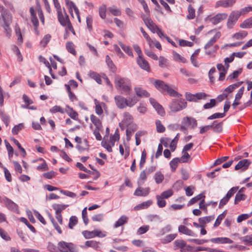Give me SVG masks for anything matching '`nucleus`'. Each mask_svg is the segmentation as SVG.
Returning <instances> with one entry per match:
<instances>
[{
    "label": "nucleus",
    "instance_id": "1",
    "mask_svg": "<svg viewBox=\"0 0 252 252\" xmlns=\"http://www.w3.org/2000/svg\"><path fill=\"white\" fill-rule=\"evenodd\" d=\"M114 83L116 88L121 92V94L125 95L129 94L131 90V86L130 80L129 79L116 75L115 77Z\"/></svg>",
    "mask_w": 252,
    "mask_h": 252
},
{
    "label": "nucleus",
    "instance_id": "2",
    "mask_svg": "<svg viewBox=\"0 0 252 252\" xmlns=\"http://www.w3.org/2000/svg\"><path fill=\"white\" fill-rule=\"evenodd\" d=\"M58 250L59 252H78V249L74 244L63 241L58 243Z\"/></svg>",
    "mask_w": 252,
    "mask_h": 252
},
{
    "label": "nucleus",
    "instance_id": "3",
    "mask_svg": "<svg viewBox=\"0 0 252 252\" xmlns=\"http://www.w3.org/2000/svg\"><path fill=\"white\" fill-rule=\"evenodd\" d=\"M1 16L4 23L3 28L5 30L7 36H9L11 32V30L9 26L12 21V15L10 12L8 11L7 12L1 14Z\"/></svg>",
    "mask_w": 252,
    "mask_h": 252
},
{
    "label": "nucleus",
    "instance_id": "4",
    "mask_svg": "<svg viewBox=\"0 0 252 252\" xmlns=\"http://www.w3.org/2000/svg\"><path fill=\"white\" fill-rule=\"evenodd\" d=\"M187 104V102L184 99H173L170 104V109L171 111L176 112L185 108Z\"/></svg>",
    "mask_w": 252,
    "mask_h": 252
},
{
    "label": "nucleus",
    "instance_id": "5",
    "mask_svg": "<svg viewBox=\"0 0 252 252\" xmlns=\"http://www.w3.org/2000/svg\"><path fill=\"white\" fill-rule=\"evenodd\" d=\"M241 15V13L239 11H232L229 15L226 23L227 28L229 29H232Z\"/></svg>",
    "mask_w": 252,
    "mask_h": 252
},
{
    "label": "nucleus",
    "instance_id": "6",
    "mask_svg": "<svg viewBox=\"0 0 252 252\" xmlns=\"http://www.w3.org/2000/svg\"><path fill=\"white\" fill-rule=\"evenodd\" d=\"M142 19L147 28L153 33H155L158 29V27L152 21L150 17L145 15L142 16Z\"/></svg>",
    "mask_w": 252,
    "mask_h": 252
},
{
    "label": "nucleus",
    "instance_id": "7",
    "mask_svg": "<svg viewBox=\"0 0 252 252\" xmlns=\"http://www.w3.org/2000/svg\"><path fill=\"white\" fill-rule=\"evenodd\" d=\"M82 234L86 239H91L96 236L103 237L105 235H101V232L98 230H94L92 231L85 230L82 232Z\"/></svg>",
    "mask_w": 252,
    "mask_h": 252
},
{
    "label": "nucleus",
    "instance_id": "8",
    "mask_svg": "<svg viewBox=\"0 0 252 252\" xmlns=\"http://www.w3.org/2000/svg\"><path fill=\"white\" fill-rule=\"evenodd\" d=\"M64 15H63L62 11H59L58 13V19L61 24L63 27H65L70 23L69 17L65 10L64 9Z\"/></svg>",
    "mask_w": 252,
    "mask_h": 252
},
{
    "label": "nucleus",
    "instance_id": "9",
    "mask_svg": "<svg viewBox=\"0 0 252 252\" xmlns=\"http://www.w3.org/2000/svg\"><path fill=\"white\" fill-rule=\"evenodd\" d=\"M227 16V14L225 13H218L215 16L210 18L209 20L213 25H216L225 20Z\"/></svg>",
    "mask_w": 252,
    "mask_h": 252
},
{
    "label": "nucleus",
    "instance_id": "10",
    "mask_svg": "<svg viewBox=\"0 0 252 252\" xmlns=\"http://www.w3.org/2000/svg\"><path fill=\"white\" fill-rule=\"evenodd\" d=\"M117 107L120 109H124L127 105V99L121 95H116L114 97Z\"/></svg>",
    "mask_w": 252,
    "mask_h": 252
},
{
    "label": "nucleus",
    "instance_id": "11",
    "mask_svg": "<svg viewBox=\"0 0 252 252\" xmlns=\"http://www.w3.org/2000/svg\"><path fill=\"white\" fill-rule=\"evenodd\" d=\"M235 3V0H220L216 2L215 8L222 7L227 8L232 7Z\"/></svg>",
    "mask_w": 252,
    "mask_h": 252
},
{
    "label": "nucleus",
    "instance_id": "12",
    "mask_svg": "<svg viewBox=\"0 0 252 252\" xmlns=\"http://www.w3.org/2000/svg\"><path fill=\"white\" fill-rule=\"evenodd\" d=\"M2 202L9 210L14 212L18 211V205L7 197H4L3 198Z\"/></svg>",
    "mask_w": 252,
    "mask_h": 252
},
{
    "label": "nucleus",
    "instance_id": "13",
    "mask_svg": "<svg viewBox=\"0 0 252 252\" xmlns=\"http://www.w3.org/2000/svg\"><path fill=\"white\" fill-rule=\"evenodd\" d=\"M153 84L155 87L161 93L164 94L166 92V89L168 88V85L165 84L163 81L160 80H155Z\"/></svg>",
    "mask_w": 252,
    "mask_h": 252
},
{
    "label": "nucleus",
    "instance_id": "14",
    "mask_svg": "<svg viewBox=\"0 0 252 252\" xmlns=\"http://www.w3.org/2000/svg\"><path fill=\"white\" fill-rule=\"evenodd\" d=\"M30 12L31 15V22L34 26V30L36 31L39 26V22L36 16V12L33 7H30Z\"/></svg>",
    "mask_w": 252,
    "mask_h": 252
},
{
    "label": "nucleus",
    "instance_id": "15",
    "mask_svg": "<svg viewBox=\"0 0 252 252\" xmlns=\"http://www.w3.org/2000/svg\"><path fill=\"white\" fill-rule=\"evenodd\" d=\"M182 124H185L188 126H191L192 128L196 127L197 125V121L193 118L185 117L183 119Z\"/></svg>",
    "mask_w": 252,
    "mask_h": 252
},
{
    "label": "nucleus",
    "instance_id": "16",
    "mask_svg": "<svg viewBox=\"0 0 252 252\" xmlns=\"http://www.w3.org/2000/svg\"><path fill=\"white\" fill-rule=\"evenodd\" d=\"M151 104L156 109L158 113L161 116H163L165 114V112L163 107L160 105L156 100L152 98L149 99Z\"/></svg>",
    "mask_w": 252,
    "mask_h": 252
},
{
    "label": "nucleus",
    "instance_id": "17",
    "mask_svg": "<svg viewBox=\"0 0 252 252\" xmlns=\"http://www.w3.org/2000/svg\"><path fill=\"white\" fill-rule=\"evenodd\" d=\"M137 63L142 69L147 71H150V67L148 62L146 61L142 57L140 58H137Z\"/></svg>",
    "mask_w": 252,
    "mask_h": 252
},
{
    "label": "nucleus",
    "instance_id": "18",
    "mask_svg": "<svg viewBox=\"0 0 252 252\" xmlns=\"http://www.w3.org/2000/svg\"><path fill=\"white\" fill-rule=\"evenodd\" d=\"M251 163V162L247 159H242L238 162L237 164L235 166V169L236 170L240 169H243V170H246Z\"/></svg>",
    "mask_w": 252,
    "mask_h": 252
},
{
    "label": "nucleus",
    "instance_id": "19",
    "mask_svg": "<svg viewBox=\"0 0 252 252\" xmlns=\"http://www.w3.org/2000/svg\"><path fill=\"white\" fill-rule=\"evenodd\" d=\"M149 188H142L139 187L135 190L134 195L137 196H146L149 194Z\"/></svg>",
    "mask_w": 252,
    "mask_h": 252
},
{
    "label": "nucleus",
    "instance_id": "20",
    "mask_svg": "<svg viewBox=\"0 0 252 252\" xmlns=\"http://www.w3.org/2000/svg\"><path fill=\"white\" fill-rule=\"evenodd\" d=\"M178 231L180 233L184 234L190 236H196V235L191 230L189 229L187 226L181 225L178 227Z\"/></svg>",
    "mask_w": 252,
    "mask_h": 252
},
{
    "label": "nucleus",
    "instance_id": "21",
    "mask_svg": "<svg viewBox=\"0 0 252 252\" xmlns=\"http://www.w3.org/2000/svg\"><path fill=\"white\" fill-rule=\"evenodd\" d=\"M210 241L212 243L220 244H231L233 242L232 240L227 237H218L212 238Z\"/></svg>",
    "mask_w": 252,
    "mask_h": 252
},
{
    "label": "nucleus",
    "instance_id": "22",
    "mask_svg": "<svg viewBox=\"0 0 252 252\" xmlns=\"http://www.w3.org/2000/svg\"><path fill=\"white\" fill-rule=\"evenodd\" d=\"M220 32H217L215 35L205 44L204 46V49H207L209 48L217 41L218 39L220 38Z\"/></svg>",
    "mask_w": 252,
    "mask_h": 252
},
{
    "label": "nucleus",
    "instance_id": "23",
    "mask_svg": "<svg viewBox=\"0 0 252 252\" xmlns=\"http://www.w3.org/2000/svg\"><path fill=\"white\" fill-rule=\"evenodd\" d=\"M128 218L125 215L122 216L115 223L114 227L117 228L121 226H122L124 224L126 223L128 221Z\"/></svg>",
    "mask_w": 252,
    "mask_h": 252
},
{
    "label": "nucleus",
    "instance_id": "24",
    "mask_svg": "<svg viewBox=\"0 0 252 252\" xmlns=\"http://www.w3.org/2000/svg\"><path fill=\"white\" fill-rule=\"evenodd\" d=\"M105 62L111 71L112 72H115L116 71L117 68L109 55L106 56Z\"/></svg>",
    "mask_w": 252,
    "mask_h": 252
},
{
    "label": "nucleus",
    "instance_id": "25",
    "mask_svg": "<svg viewBox=\"0 0 252 252\" xmlns=\"http://www.w3.org/2000/svg\"><path fill=\"white\" fill-rule=\"evenodd\" d=\"M133 118L128 112L124 113V119L122 123L126 126H128L132 122Z\"/></svg>",
    "mask_w": 252,
    "mask_h": 252
},
{
    "label": "nucleus",
    "instance_id": "26",
    "mask_svg": "<svg viewBox=\"0 0 252 252\" xmlns=\"http://www.w3.org/2000/svg\"><path fill=\"white\" fill-rule=\"evenodd\" d=\"M86 247H91L95 250H97L99 248L100 243L94 240L87 241L85 242Z\"/></svg>",
    "mask_w": 252,
    "mask_h": 252
},
{
    "label": "nucleus",
    "instance_id": "27",
    "mask_svg": "<svg viewBox=\"0 0 252 252\" xmlns=\"http://www.w3.org/2000/svg\"><path fill=\"white\" fill-rule=\"evenodd\" d=\"M240 27L243 29L252 28V17L246 19L240 25Z\"/></svg>",
    "mask_w": 252,
    "mask_h": 252
},
{
    "label": "nucleus",
    "instance_id": "28",
    "mask_svg": "<svg viewBox=\"0 0 252 252\" xmlns=\"http://www.w3.org/2000/svg\"><path fill=\"white\" fill-rule=\"evenodd\" d=\"M153 202L151 200H148L138 204L134 207L135 210L144 209L147 208L152 205Z\"/></svg>",
    "mask_w": 252,
    "mask_h": 252
},
{
    "label": "nucleus",
    "instance_id": "29",
    "mask_svg": "<svg viewBox=\"0 0 252 252\" xmlns=\"http://www.w3.org/2000/svg\"><path fill=\"white\" fill-rule=\"evenodd\" d=\"M135 90L137 95L140 97H148L150 96V94L148 92L141 88H135Z\"/></svg>",
    "mask_w": 252,
    "mask_h": 252
},
{
    "label": "nucleus",
    "instance_id": "30",
    "mask_svg": "<svg viewBox=\"0 0 252 252\" xmlns=\"http://www.w3.org/2000/svg\"><path fill=\"white\" fill-rule=\"evenodd\" d=\"M215 219V216H209L204 217L200 218L198 219V221L200 223L202 224V225H203L209 223V222Z\"/></svg>",
    "mask_w": 252,
    "mask_h": 252
},
{
    "label": "nucleus",
    "instance_id": "31",
    "mask_svg": "<svg viewBox=\"0 0 252 252\" xmlns=\"http://www.w3.org/2000/svg\"><path fill=\"white\" fill-rule=\"evenodd\" d=\"M65 46L66 49L68 52L74 56L76 55V52L74 48V45L73 42L71 41L67 42Z\"/></svg>",
    "mask_w": 252,
    "mask_h": 252
},
{
    "label": "nucleus",
    "instance_id": "32",
    "mask_svg": "<svg viewBox=\"0 0 252 252\" xmlns=\"http://www.w3.org/2000/svg\"><path fill=\"white\" fill-rule=\"evenodd\" d=\"M214 128L213 131L216 133H220L222 131L223 123L218 122V121H214Z\"/></svg>",
    "mask_w": 252,
    "mask_h": 252
},
{
    "label": "nucleus",
    "instance_id": "33",
    "mask_svg": "<svg viewBox=\"0 0 252 252\" xmlns=\"http://www.w3.org/2000/svg\"><path fill=\"white\" fill-rule=\"evenodd\" d=\"M120 139V134L119 129H116L114 135L110 138V143L112 145V146H114L115 143L116 141H119Z\"/></svg>",
    "mask_w": 252,
    "mask_h": 252
},
{
    "label": "nucleus",
    "instance_id": "34",
    "mask_svg": "<svg viewBox=\"0 0 252 252\" xmlns=\"http://www.w3.org/2000/svg\"><path fill=\"white\" fill-rule=\"evenodd\" d=\"M68 206V205H62L57 204H55L52 206L53 208L56 211V214H61L62 211L64 210Z\"/></svg>",
    "mask_w": 252,
    "mask_h": 252
},
{
    "label": "nucleus",
    "instance_id": "35",
    "mask_svg": "<svg viewBox=\"0 0 252 252\" xmlns=\"http://www.w3.org/2000/svg\"><path fill=\"white\" fill-rule=\"evenodd\" d=\"M179 162H181L179 158H174L170 161L169 164L172 172H174L176 170Z\"/></svg>",
    "mask_w": 252,
    "mask_h": 252
},
{
    "label": "nucleus",
    "instance_id": "36",
    "mask_svg": "<svg viewBox=\"0 0 252 252\" xmlns=\"http://www.w3.org/2000/svg\"><path fill=\"white\" fill-rule=\"evenodd\" d=\"M66 107L69 109L70 111H66L69 116L73 120H77L78 119V114L77 112L74 111L72 108L67 105Z\"/></svg>",
    "mask_w": 252,
    "mask_h": 252
},
{
    "label": "nucleus",
    "instance_id": "37",
    "mask_svg": "<svg viewBox=\"0 0 252 252\" xmlns=\"http://www.w3.org/2000/svg\"><path fill=\"white\" fill-rule=\"evenodd\" d=\"M158 59L159 66L161 68H166L168 66V61L162 56H160Z\"/></svg>",
    "mask_w": 252,
    "mask_h": 252
},
{
    "label": "nucleus",
    "instance_id": "38",
    "mask_svg": "<svg viewBox=\"0 0 252 252\" xmlns=\"http://www.w3.org/2000/svg\"><path fill=\"white\" fill-rule=\"evenodd\" d=\"M183 155L180 158V160L181 162L182 163H187L190 162L191 160V158L189 154L188 153L185 152L184 153H182Z\"/></svg>",
    "mask_w": 252,
    "mask_h": 252
},
{
    "label": "nucleus",
    "instance_id": "39",
    "mask_svg": "<svg viewBox=\"0 0 252 252\" xmlns=\"http://www.w3.org/2000/svg\"><path fill=\"white\" fill-rule=\"evenodd\" d=\"M90 119L91 122L96 126V128H99V126H101V122L100 120L94 115L92 114L91 115Z\"/></svg>",
    "mask_w": 252,
    "mask_h": 252
},
{
    "label": "nucleus",
    "instance_id": "40",
    "mask_svg": "<svg viewBox=\"0 0 252 252\" xmlns=\"http://www.w3.org/2000/svg\"><path fill=\"white\" fill-rule=\"evenodd\" d=\"M226 213H227V211L225 210L222 213L220 214L218 217L217 220H216V221L214 223V227H218L220 224L221 221L225 218V217L226 215Z\"/></svg>",
    "mask_w": 252,
    "mask_h": 252
},
{
    "label": "nucleus",
    "instance_id": "41",
    "mask_svg": "<svg viewBox=\"0 0 252 252\" xmlns=\"http://www.w3.org/2000/svg\"><path fill=\"white\" fill-rule=\"evenodd\" d=\"M186 242L183 240H176L174 242L175 247V249L176 250L177 249H180V251H181V250L184 248L183 247L186 246Z\"/></svg>",
    "mask_w": 252,
    "mask_h": 252
},
{
    "label": "nucleus",
    "instance_id": "42",
    "mask_svg": "<svg viewBox=\"0 0 252 252\" xmlns=\"http://www.w3.org/2000/svg\"><path fill=\"white\" fill-rule=\"evenodd\" d=\"M119 44L122 49L129 56H133V53L131 49V48L127 46H126L124 43H123L122 42H119Z\"/></svg>",
    "mask_w": 252,
    "mask_h": 252
},
{
    "label": "nucleus",
    "instance_id": "43",
    "mask_svg": "<svg viewBox=\"0 0 252 252\" xmlns=\"http://www.w3.org/2000/svg\"><path fill=\"white\" fill-rule=\"evenodd\" d=\"M156 125L157 128V131L159 133H162L165 131V128L163 125L161 124L160 120H157L156 121Z\"/></svg>",
    "mask_w": 252,
    "mask_h": 252
},
{
    "label": "nucleus",
    "instance_id": "44",
    "mask_svg": "<svg viewBox=\"0 0 252 252\" xmlns=\"http://www.w3.org/2000/svg\"><path fill=\"white\" fill-rule=\"evenodd\" d=\"M166 92L171 96L173 97H179L181 95L179 94L177 92L175 91L174 89L171 88L168 85V88L166 89Z\"/></svg>",
    "mask_w": 252,
    "mask_h": 252
},
{
    "label": "nucleus",
    "instance_id": "45",
    "mask_svg": "<svg viewBox=\"0 0 252 252\" xmlns=\"http://www.w3.org/2000/svg\"><path fill=\"white\" fill-rule=\"evenodd\" d=\"M246 199V195L243 193H240V192H237L235 197L234 204H237L240 201L245 200Z\"/></svg>",
    "mask_w": 252,
    "mask_h": 252
},
{
    "label": "nucleus",
    "instance_id": "46",
    "mask_svg": "<svg viewBox=\"0 0 252 252\" xmlns=\"http://www.w3.org/2000/svg\"><path fill=\"white\" fill-rule=\"evenodd\" d=\"M156 198L157 199V204L160 208H163L166 205V201L164 200V198L161 195H157Z\"/></svg>",
    "mask_w": 252,
    "mask_h": 252
},
{
    "label": "nucleus",
    "instance_id": "47",
    "mask_svg": "<svg viewBox=\"0 0 252 252\" xmlns=\"http://www.w3.org/2000/svg\"><path fill=\"white\" fill-rule=\"evenodd\" d=\"M78 223V219L76 216H71L69 220L68 227L70 229H73L74 226Z\"/></svg>",
    "mask_w": 252,
    "mask_h": 252
},
{
    "label": "nucleus",
    "instance_id": "48",
    "mask_svg": "<svg viewBox=\"0 0 252 252\" xmlns=\"http://www.w3.org/2000/svg\"><path fill=\"white\" fill-rule=\"evenodd\" d=\"M248 35V32L246 31H241L235 33L233 37L236 39H241L246 37Z\"/></svg>",
    "mask_w": 252,
    "mask_h": 252
},
{
    "label": "nucleus",
    "instance_id": "49",
    "mask_svg": "<svg viewBox=\"0 0 252 252\" xmlns=\"http://www.w3.org/2000/svg\"><path fill=\"white\" fill-rule=\"evenodd\" d=\"M242 73V69H240L238 70H235L233 71L232 73L229 74L227 77V80H232L234 79H235L238 77V76Z\"/></svg>",
    "mask_w": 252,
    "mask_h": 252
},
{
    "label": "nucleus",
    "instance_id": "50",
    "mask_svg": "<svg viewBox=\"0 0 252 252\" xmlns=\"http://www.w3.org/2000/svg\"><path fill=\"white\" fill-rule=\"evenodd\" d=\"M147 157V153L146 150L144 149L141 154V159L139 163V167L142 169L143 167L144 164L146 162V159Z\"/></svg>",
    "mask_w": 252,
    "mask_h": 252
},
{
    "label": "nucleus",
    "instance_id": "51",
    "mask_svg": "<svg viewBox=\"0 0 252 252\" xmlns=\"http://www.w3.org/2000/svg\"><path fill=\"white\" fill-rule=\"evenodd\" d=\"M154 178L156 183L159 184L163 181L164 176L160 172H158L155 174Z\"/></svg>",
    "mask_w": 252,
    "mask_h": 252
},
{
    "label": "nucleus",
    "instance_id": "52",
    "mask_svg": "<svg viewBox=\"0 0 252 252\" xmlns=\"http://www.w3.org/2000/svg\"><path fill=\"white\" fill-rule=\"evenodd\" d=\"M39 160H43V162L37 167V170L42 171L47 170L48 169V167L45 161L42 158H40Z\"/></svg>",
    "mask_w": 252,
    "mask_h": 252
},
{
    "label": "nucleus",
    "instance_id": "53",
    "mask_svg": "<svg viewBox=\"0 0 252 252\" xmlns=\"http://www.w3.org/2000/svg\"><path fill=\"white\" fill-rule=\"evenodd\" d=\"M216 105V100L215 99H211L210 102L206 103L203 105V108L204 109H210Z\"/></svg>",
    "mask_w": 252,
    "mask_h": 252
},
{
    "label": "nucleus",
    "instance_id": "54",
    "mask_svg": "<svg viewBox=\"0 0 252 252\" xmlns=\"http://www.w3.org/2000/svg\"><path fill=\"white\" fill-rule=\"evenodd\" d=\"M189 14L187 15V17L189 19H193L195 17V9L189 4L188 7Z\"/></svg>",
    "mask_w": 252,
    "mask_h": 252
},
{
    "label": "nucleus",
    "instance_id": "55",
    "mask_svg": "<svg viewBox=\"0 0 252 252\" xmlns=\"http://www.w3.org/2000/svg\"><path fill=\"white\" fill-rule=\"evenodd\" d=\"M240 85V83H235V84L229 85L228 87H227L225 89L224 91L227 92V94L230 93L232 92L235 89H236V88L239 87Z\"/></svg>",
    "mask_w": 252,
    "mask_h": 252
},
{
    "label": "nucleus",
    "instance_id": "56",
    "mask_svg": "<svg viewBox=\"0 0 252 252\" xmlns=\"http://www.w3.org/2000/svg\"><path fill=\"white\" fill-rule=\"evenodd\" d=\"M50 112L52 113H56L57 112H60L61 113H64V111L63 108L58 105L53 106L50 109Z\"/></svg>",
    "mask_w": 252,
    "mask_h": 252
},
{
    "label": "nucleus",
    "instance_id": "57",
    "mask_svg": "<svg viewBox=\"0 0 252 252\" xmlns=\"http://www.w3.org/2000/svg\"><path fill=\"white\" fill-rule=\"evenodd\" d=\"M24 125L21 123L15 126L12 129V132L14 135H16L18 133V132L22 130L24 128Z\"/></svg>",
    "mask_w": 252,
    "mask_h": 252
},
{
    "label": "nucleus",
    "instance_id": "58",
    "mask_svg": "<svg viewBox=\"0 0 252 252\" xmlns=\"http://www.w3.org/2000/svg\"><path fill=\"white\" fill-rule=\"evenodd\" d=\"M0 117H1L3 123L5 124L6 126H7L9 123V116L0 110Z\"/></svg>",
    "mask_w": 252,
    "mask_h": 252
},
{
    "label": "nucleus",
    "instance_id": "59",
    "mask_svg": "<svg viewBox=\"0 0 252 252\" xmlns=\"http://www.w3.org/2000/svg\"><path fill=\"white\" fill-rule=\"evenodd\" d=\"M173 59L175 61L177 62H180L183 63H185L186 60L183 57H182L178 53L174 52H173Z\"/></svg>",
    "mask_w": 252,
    "mask_h": 252
},
{
    "label": "nucleus",
    "instance_id": "60",
    "mask_svg": "<svg viewBox=\"0 0 252 252\" xmlns=\"http://www.w3.org/2000/svg\"><path fill=\"white\" fill-rule=\"evenodd\" d=\"M140 31L143 34V36L144 38L146 39V40L148 41L149 46L150 47L152 46V43L153 42V40L151 39V38L150 37L149 35L147 34V33L145 31L144 29L143 28H140Z\"/></svg>",
    "mask_w": 252,
    "mask_h": 252
},
{
    "label": "nucleus",
    "instance_id": "61",
    "mask_svg": "<svg viewBox=\"0 0 252 252\" xmlns=\"http://www.w3.org/2000/svg\"><path fill=\"white\" fill-rule=\"evenodd\" d=\"M225 116L224 113H216L208 117V120H213L218 118H222Z\"/></svg>",
    "mask_w": 252,
    "mask_h": 252
},
{
    "label": "nucleus",
    "instance_id": "62",
    "mask_svg": "<svg viewBox=\"0 0 252 252\" xmlns=\"http://www.w3.org/2000/svg\"><path fill=\"white\" fill-rule=\"evenodd\" d=\"M106 6L105 5H102L100 6L99 8V15L101 18L104 19L106 17Z\"/></svg>",
    "mask_w": 252,
    "mask_h": 252
},
{
    "label": "nucleus",
    "instance_id": "63",
    "mask_svg": "<svg viewBox=\"0 0 252 252\" xmlns=\"http://www.w3.org/2000/svg\"><path fill=\"white\" fill-rule=\"evenodd\" d=\"M86 23L87 28L91 32L93 29V18L92 16L89 15L86 17Z\"/></svg>",
    "mask_w": 252,
    "mask_h": 252
},
{
    "label": "nucleus",
    "instance_id": "64",
    "mask_svg": "<svg viewBox=\"0 0 252 252\" xmlns=\"http://www.w3.org/2000/svg\"><path fill=\"white\" fill-rule=\"evenodd\" d=\"M149 229V225H143L138 228L137 231V233L139 235H141L147 232Z\"/></svg>",
    "mask_w": 252,
    "mask_h": 252
}]
</instances>
